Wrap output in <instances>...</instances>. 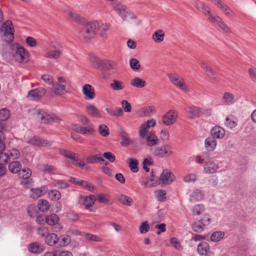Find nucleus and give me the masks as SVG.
Instances as JSON below:
<instances>
[{
	"label": "nucleus",
	"mask_w": 256,
	"mask_h": 256,
	"mask_svg": "<svg viewBox=\"0 0 256 256\" xmlns=\"http://www.w3.org/2000/svg\"><path fill=\"white\" fill-rule=\"evenodd\" d=\"M175 176L174 174L170 172L168 170H163L159 178H158L154 174V172H152V175L148 180L152 182L150 184V186H154L160 184L162 182L164 184H171L174 180Z\"/></svg>",
	"instance_id": "1"
},
{
	"label": "nucleus",
	"mask_w": 256,
	"mask_h": 256,
	"mask_svg": "<svg viewBox=\"0 0 256 256\" xmlns=\"http://www.w3.org/2000/svg\"><path fill=\"white\" fill-rule=\"evenodd\" d=\"M80 35L86 40L94 38L98 28L97 22H82Z\"/></svg>",
	"instance_id": "2"
},
{
	"label": "nucleus",
	"mask_w": 256,
	"mask_h": 256,
	"mask_svg": "<svg viewBox=\"0 0 256 256\" xmlns=\"http://www.w3.org/2000/svg\"><path fill=\"white\" fill-rule=\"evenodd\" d=\"M0 31L2 32V39L7 42H11L14 39V28L11 20L4 22L0 28Z\"/></svg>",
	"instance_id": "3"
},
{
	"label": "nucleus",
	"mask_w": 256,
	"mask_h": 256,
	"mask_svg": "<svg viewBox=\"0 0 256 256\" xmlns=\"http://www.w3.org/2000/svg\"><path fill=\"white\" fill-rule=\"evenodd\" d=\"M66 79L63 77L57 78L56 80H54L51 85L52 92L56 95H62L66 92Z\"/></svg>",
	"instance_id": "4"
},
{
	"label": "nucleus",
	"mask_w": 256,
	"mask_h": 256,
	"mask_svg": "<svg viewBox=\"0 0 256 256\" xmlns=\"http://www.w3.org/2000/svg\"><path fill=\"white\" fill-rule=\"evenodd\" d=\"M37 117L41 122L50 124L54 122H59L60 118L56 115L52 114H48L43 110H37Z\"/></svg>",
	"instance_id": "5"
},
{
	"label": "nucleus",
	"mask_w": 256,
	"mask_h": 256,
	"mask_svg": "<svg viewBox=\"0 0 256 256\" xmlns=\"http://www.w3.org/2000/svg\"><path fill=\"white\" fill-rule=\"evenodd\" d=\"M168 76L172 83L182 91L184 92L190 91L189 88L184 82V79L182 77L175 74H170Z\"/></svg>",
	"instance_id": "6"
},
{
	"label": "nucleus",
	"mask_w": 256,
	"mask_h": 256,
	"mask_svg": "<svg viewBox=\"0 0 256 256\" xmlns=\"http://www.w3.org/2000/svg\"><path fill=\"white\" fill-rule=\"evenodd\" d=\"M14 46L16 48L14 56L16 60L21 62H28L29 60L28 54L26 52L25 49L18 44H16Z\"/></svg>",
	"instance_id": "7"
},
{
	"label": "nucleus",
	"mask_w": 256,
	"mask_h": 256,
	"mask_svg": "<svg viewBox=\"0 0 256 256\" xmlns=\"http://www.w3.org/2000/svg\"><path fill=\"white\" fill-rule=\"evenodd\" d=\"M116 13L125 20L130 19H135L136 16L128 12L127 8L124 6L118 5L115 8Z\"/></svg>",
	"instance_id": "8"
},
{
	"label": "nucleus",
	"mask_w": 256,
	"mask_h": 256,
	"mask_svg": "<svg viewBox=\"0 0 256 256\" xmlns=\"http://www.w3.org/2000/svg\"><path fill=\"white\" fill-rule=\"evenodd\" d=\"M154 156L158 158H164L166 156H169L172 152L169 145L166 144L160 147L156 148L153 152Z\"/></svg>",
	"instance_id": "9"
},
{
	"label": "nucleus",
	"mask_w": 256,
	"mask_h": 256,
	"mask_svg": "<svg viewBox=\"0 0 256 256\" xmlns=\"http://www.w3.org/2000/svg\"><path fill=\"white\" fill-rule=\"evenodd\" d=\"M52 48L54 50L48 52L46 54V57L52 59H56L60 56L63 50L62 46L60 44L56 42L53 44Z\"/></svg>",
	"instance_id": "10"
},
{
	"label": "nucleus",
	"mask_w": 256,
	"mask_h": 256,
	"mask_svg": "<svg viewBox=\"0 0 256 256\" xmlns=\"http://www.w3.org/2000/svg\"><path fill=\"white\" fill-rule=\"evenodd\" d=\"M176 112L174 110H170L162 116V122L166 126L171 125L176 121Z\"/></svg>",
	"instance_id": "11"
},
{
	"label": "nucleus",
	"mask_w": 256,
	"mask_h": 256,
	"mask_svg": "<svg viewBox=\"0 0 256 256\" xmlns=\"http://www.w3.org/2000/svg\"><path fill=\"white\" fill-rule=\"evenodd\" d=\"M27 142L36 146H50L51 142L39 137H32L27 140Z\"/></svg>",
	"instance_id": "12"
},
{
	"label": "nucleus",
	"mask_w": 256,
	"mask_h": 256,
	"mask_svg": "<svg viewBox=\"0 0 256 256\" xmlns=\"http://www.w3.org/2000/svg\"><path fill=\"white\" fill-rule=\"evenodd\" d=\"M96 200L94 195H90L88 196L80 197V202L84 205L86 210L92 212L91 208L94 204V202Z\"/></svg>",
	"instance_id": "13"
},
{
	"label": "nucleus",
	"mask_w": 256,
	"mask_h": 256,
	"mask_svg": "<svg viewBox=\"0 0 256 256\" xmlns=\"http://www.w3.org/2000/svg\"><path fill=\"white\" fill-rule=\"evenodd\" d=\"M46 92L43 88H38L28 92V95L34 100H38L44 96Z\"/></svg>",
	"instance_id": "14"
},
{
	"label": "nucleus",
	"mask_w": 256,
	"mask_h": 256,
	"mask_svg": "<svg viewBox=\"0 0 256 256\" xmlns=\"http://www.w3.org/2000/svg\"><path fill=\"white\" fill-rule=\"evenodd\" d=\"M218 164L214 161L208 160L204 165V172L206 174H214L218 169Z\"/></svg>",
	"instance_id": "15"
},
{
	"label": "nucleus",
	"mask_w": 256,
	"mask_h": 256,
	"mask_svg": "<svg viewBox=\"0 0 256 256\" xmlns=\"http://www.w3.org/2000/svg\"><path fill=\"white\" fill-rule=\"evenodd\" d=\"M209 20L212 22L216 23L225 32L228 33L230 32V28L228 27L226 24L218 16H210V18H209Z\"/></svg>",
	"instance_id": "16"
},
{
	"label": "nucleus",
	"mask_w": 256,
	"mask_h": 256,
	"mask_svg": "<svg viewBox=\"0 0 256 256\" xmlns=\"http://www.w3.org/2000/svg\"><path fill=\"white\" fill-rule=\"evenodd\" d=\"M82 91L86 100H92L94 98V90L91 85L86 84L83 86Z\"/></svg>",
	"instance_id": "17"
},
{
	"label": "nucleus",
	"mask_w": 256,
	"mask_h": 256,
	"mask_svg": "<svg viewBox=\"0 0 256 256\" xmlns=\"http://www.w3.org/2000/svg\"><path fill=\"white\" fill-rule=\"evenodd\" d=\"M28 250L30 252L38 254L42 253L44 250V245L38 242H32L28 246Z\"/></svg>",
	"instance_id": "18"
},
{
	"label": "nucleus",
	"mask_w": 256,
	"mask_h": 256,
	"mask_svg": "<svg viewBox=\"0 0 256 256\" xmlns=\"http://www.w3.org/2000/svg\"><path fill=\"white\" fill-rule=\"evenodd\" d=\"M211 137L216 138H222L225 136V130L220 126H216L212 128L210 131Z\"/></svg>",
	"instance_id": "19"
},
{
	"label": "nucleus",
	"mask_w": 256,
	"mask_h": 256,
	"mask_svg": "<svg viewBox=\"0 0 256 256\" xmlns=\"http://www.w3.org/2000/svg\"><path fill=\"white\" fill-rule=\"evenodd\" d=\"M204 145L208 152H212L216 146L217 141L214 137L209 136L205 140Z\"/></svg>",
	"instance_id": "20"
},
{
	"label": "nucleus",
	"mask_w": 256,
	"mask_h": 256,
	"mask_svg": "<svg viewBox=\"0 0 256 256\" xmlns=\"http://www.w3.org/2000/svg\"><path fill=\"white\" fill-rule=\"evenodd\" d=\"M201 67L206 73V75L211 79L217 80L218 76L215 72L210 68V67L206 64L204 62H201Z\"/></svg>",
	"instance_id": "21"
},
{
	"label": "nucleus",
	"mask_w": 256,
	"mask_h": 256,
	"mask_svg": "<svg viewBox=\"0 0 256 256\" xmlns=\"http://www.w3.org/2000/svg\"><path fill=\"white\" fill-rule=\"evenodd\" d=\"M188 108V112L191 114V116H190V118L191 119L199 117L202 115V114H204V112L202 111V109L196 106H190Z\"/></svg>",
	"instance_id": "22"
},
{
	"label": "nucleus",
	"mask_w": 256,
	"mask_h": 256,
	"mask_svg": "<svg viewBox=\"0 0 256 256\" xmlns=\"http://www.w3.org/2000/svg\"><path fill=\"white\" fill-rule=\"evenodd\" d=\"M146 144L150 146H152L160 144V140L152 132L148 133L146 138Z\"/></svg>",
	"instance_id": "23"
},
{
	"label": "nucleus",
	"mask_w": 256,
	"mask_h": 256,
	"mask_svg": "<svg viewBox=\"0 0 256 256\" xmlns=\"http://www.w3.org/2000/svg\"><path fill=\"white\" fill-rule=\"evenodd\" d=\"M22 168V166L18 161H13L8 164V170L12 174H18L20 172Z\"/></svg>",
	"instance_id": "24"
},
{
	"label": "nucleus",
	"mask_w": 256,
	"mask_h": 256,
	"mask_svg": "<svg viewBox=\"0 0 256 256\" xmlns=\"http://www.w3.org/2000/svg\"><path fill=\"white\" fill-rule=\"evenodd\" d=\"M58 241V238L56 234H48L45 238V242L49 246H53Z\"/></svg>",
	"instance_id": "25"
},
{
	"label": "nucleus",
	"mask_w": 256,
	"mask_h": 256,
	"mask_svg": "<svg viewBox=\"0 0 256 256\" xmlns=\"http://www.w3.org/2000/svg\"><path fill=\"white\" fill-rule=\"evenodd\" d=\"M120 136L122 138V141L120 142V144L122 146H127L130 144V140L128 134L122 128H120Z\"/></svg>",
	"instance_id": "26"
},
{
	"label": "nucleus",
	"mask_w": 256,
	"mask_h": 256,
	"mask_svg": "<svg viewBox=\"0 0 256 256\" xmlns=\"http://www.w3.org/2000/svg\"><path fill=\"white\" fill-rule=\"evenodd\" d=\"M97 66V68L102 70H110L113 68V65L111 62L106 60H100Z\"/></svg>",
	"instance_id": "27"
},
{
	"label": "nucleus",
	"mask_w": 256,
	"mask_h": 256,
	"mask_svg": "<svg viewBox=\"0 0 256 256\" xmlns=\"http://www.w3.org/2000/svg\"><path fill=\"white\" fill-rule=\"evenodd\" d=\"M86 112L92 117L100 118L101 114L98 109L94 105L90 104L86 108Z\"/></svg>",
	"instance_id": "28"
},
{
	"label": "nucleus",
	"mask_w": 256,
	"mask_h": 256,
	"mask_svg": "<svg viewBox=\"0 0 256 256\" xmlns=\"http://www.w3.org/2000/svg\"><path fill=\"white\" fill-rule=\"evenodd\" d=\"M225 124L228 128H233L238 124V120L232 115H229L226 118Z\"/></svg>",
	"instance_id": "29"
},
{
	"label": "nucleus",
	"mask_w": 256,
	"mask_h": 256,
	"mask_svg": "<svg viewBox=\"0 0 256 256\" xmlns=\"http://www.w3.org/2000/svg\"><path fill=\"white\" fill-rule=\"evenodd\" d=\"M130 84L135 88H144L146 83L143 79L138 77H135L131 80Z\"/></svg>",
	"instance_id": "30"
},
{
	"label": "nucleus",
	"mask_w": 256,
	"mask_h": 256,
	"mask_svg": "<svg viewBox=\"0 0 256 256\" xmlns=\"http://www.w3.org/2000/svg\"><path fill=\"white\" fill-rule=\"evenodd\" d=\"M86 162L88 164H93L100 162H104V160L101 154H96L88 156L86 158Z\"/></svg>",
	"instance_id": "31"
},
{
	"label": "nucleus",
	"mask_w": 256,
	"mask_h": 256,
	"mask_svg": "<svg viewBox=\"0 0 256 256\" xmlns=\"http://www.w3.org/2000/svg\"><path fill=\"white\" fill-rule=\"evenodd\" d=\"M210 248L209 245L206 242L200 243L197 246L198 252L201 256L205 255L207 254Z\"/></svg>",
	"instance_id": "32"
},
{
	"label": "nucleus",
	"mask_w": 256,
	"mask_h": 256,
	"mask_svg": "<svg viewBox=\"0 0 256 256\" xmlns=\"http://www.w3.org/2000/svg\"><path fill=\"white\" fill-rule=\"evenodd\" d=\"M60 218L56 214L46 216V223L50 226H56L58 224Z\"/></svg>",
	"instance_id": "33"
},
{
	"label": "nucleus",
	"mask_w": 256,
	"mask_h": 256,
	"mask_svg": "<svg viewBox=\"0 0 256 256\" xmlns=\"http://www.w3.org/2000/svg\"><path fill=\"white\" fill-rule=\"evenodd\" d=\"M106 110L110 116L116 117L120 116L124 114L123 110L120 107H117L114 110L107 108Z\"/></svg>",
	"instance_id": "34"
},
{
	"label": "nucleus",
	"mask_w": 256,
	"mask_h": 256,
	"mask_svg": "<svg viewBox=\"0 0 256 256\" xmlns=\"http://www.w3.org/2000/svg\"><path fill=\"white\" fill-rule=\"evenodd\" d=\"M128 160L129 162L128 166L131 171L134 173L137 172L138 171V160L132 158H129Z\"/></svg>",
	"instance_id": "35"
},
{
	"label": "nucleus",
	"mask_w": 256,
	"mask_h": 256,
	"mask_svg": "<svg viewBox=\"0 0 256 256\" xmlns=\"http://www.w3.org/2000/svg\"><path fill=\"white\" fill-rule=\"evenodd\" d=\"M60 153L64 157L68 158L73 161H78V158L76 157V154L64 149H61Z\"/></svg>",
	"instance_id": "36"
},
{
	"label": "nucleus",
	"mask_w": 256,
	"mask_h": 256,
	"mask_svg": "<svg viewBox=\"0 0 256 256\" xmlns=\"http://www.w3.org/2000/svg\"><path fill=\"white\" fill-rule=\"evenodd\" d=\"M38 206L40 211L45 212L48 210L50 204L47 200L42 199L38 200Z\"/></svg>",
	"instance_id": "37"
},
{
	"label": "nucleus",
	"mask_w": 256,
	"mask_h": 256,
	"mask_svg": "<svg viewBox=\"0 0 256 256\" xmlns=\"http://www.w3.org/2000/svg\"><path fill=\"white\" fill-rule=\"evenodd\" d=\"M224 236V232L222 231H217L213 232L210 239L213 242H217L221 240Z\"/></svg>",
	"instance_id": "38"
},
{
	"label": "nucleus",
	"mask_w": 256,
	"mask_h": 256,
	"mask_svg": "<svg viewBox=\"0 0 256 256\" xmlns=\"http://www.w3.org/2000/svg\"><path fill=\"white\" fill-rule=\"evenodd\" d=\"M209 158V154L208 152H203L200 155L196 156L195 158L196 162L202 164H206V162L208 160H206V158Z\"/></svg>",
	"instance_id": "39"
},
{
	"label": "nucleus",
	"mask_w": 256,
	"mask_h": 256,
	"mask_svg": "<svg viewBox=\"0 0 256 256\" xmlns=\"http://www.w3.org/2000/svg\"><path fill=\"white\" fill-rule=\"evenodd\" d=\"M234 102V95L230 92H225L223 96V102L226 104H230Z\"/></svg>",
	"instance_id": "40"
},
{
	"label": "nucleus",
	"mask_w": 256,
	"mask_h": 256,
	"mask_svg": "<svg viewBox=\"0 0 256 256\" xmlns=\"http://www.w3.org/2000/svg\"><path fill=\"white\" fill-rule=\"evenodd\" d=\"M40 170L44 174H52V172L55 170V168L52 165L44 164L40 166Z\"/></svg>",
	"instance_id": "41"
},
{
	"label": "nucleus",
	"mask_w": 256,
	"mask_h": 256,
	"mask_svg": "<svg viewBox=\"0 0 256 256\" xmlns=\"http://www.w3.org/2000/svg\"><path fill=\"white\" fill-rule=\"evenodd\" d=\"M204 210V206L202 204H198L194 206L192 212L194 215L199 216Z\"/></svg>",
	"instance_id": "42"
},
{
	"label": "nucleus",
	"mask_w": 256,
	"mask_h": 256,
	"mask_svg": "<svg viewBox=\"0 0 256 256\" xmlns=\"http://www.w3.org/2000/svg\"><path fill=\"white\" fill-rule=\"evenodd\" d=\"M164 32L162 30L156 31L152 34V38L156 42H161L164 40Z\"/></svg>",
	"instance_id": "43"
},
{
	"label": "nucleus",
	"mask_w": 256,
	"mask_h": 256,
	"mask_svg": "<svg viewBox=\"0 0 256 256\" xmlns=\"http://www.w3.org/2000/svg\"><path fill=\"white\" fill-rule=\"evenodd\" d=\"M95 132L94 129L92 125L87 126H81L80 134H92Z\"/></svg>",
	"instance_id": "44"
},
{
	"label": "nucleus",
	"mask_w": 256,
	"mask_h": 256,
	"mask_svg": "<svg viewBox=\"0 0 256 256\" xmlns=\"http://www.w3.org/2000/svg\"><path fill=\"white\" fill-rule=\"evenodd\" d=\"M111 88L114 90H122L124 88L122 83L118 80H114L110 84Z\"/></svg>",
	"instance_id": "45"
},
{
	"label": "nucleus",
	"mask_w": 256,
	"mask_h": 256,
	"mask_svg": "<svg viewBox=\"0 0 256 256\" xmlns=\"http://www.w3.org/2000/svg\"><path fill=\"white\" fill-rule=\"evenodd\" d=\"M118 200L124 205L130 206L132 205V199L124 194H120L118 197Z\"/></svg>",
	"instance_id": "46"
},
{
	"label": "nucleus",
	"mask_w": 256,
	"mask_h": 256,
	"mask_svg": "<svg viewBox=\"0 0 256 256\" xmlns=\"http://www.w3.org/2000/svg\"><path fill=\"white\" fill-rule=\"evenodd\" d=\"M204 226L200 221H197L192 224V229L196 232H202L204 230Z\"/></svg>",
	"instance_id": "47"
},
{
	"label": "nucleus",
	"mask_w": 256,
	"mask_h": 256,
	"mask_svg": "<svg viewBox=\"0 0 256 256\" xmlns=\"http://www.w3.org/2000/svg\"><path fill=\"white\" fill-rule=\"evenodd\" d=\"M98 130L100 134L103 136H106L110 134L109 128L106 124H100Z\"/></svg>",
	"instance_id": "48"
},
{
	"label": "nucleus",
	"mask_w": 256,
	"mask_h": 256,
	"mask_svg": "<svg viewBox=\"0 0 256 256\" xmlns=\"http://www.w3.org/2000/svg\"><path fill=\"white\" fill-rule=\"evenodd\" d=\"M52 184L58 188L64 189L68 186V184L62 180H54Z\"/></svg>",
	"instance_id": "49"
},
{
	"label": "nucleus",
	"mask_w": 256,
	"mask_h": 256,
	"mask_svg": "<svg viewBox=\"0 0 256 256\" xmlns=\"http://www.w3.org/2000/svg\"><path fill=\"white\" fill-rule=\"evenodd\" d=\"M10 117V112L7 108H2L0 110V120H6Z\"/></svg>",
	"instance_id": "50"
},
{
	"label": "nucleus",
	"mask_w": 256,
	"mask_h": 256,
	"mask_svg": "<svg viewBox=\"0 0 256 256\" xmlns=\"http://www.w3.org/2000/svg\"><path fill=\"white\" fill-rule=\"evenodd\" d=\"M10 161V156L8 152H3L0 153V162H3L2 164H8Z\"/></svg>",
	"instance_id": "51"
},
{
	"label": "nucleus",
	"mask_w": 256,
	"mask_h": 256,
	"mask_svg": "<svg viewBox=\"0 0 256 256\" xmlns=\"http://www.w3.org/2000/svg\"><path fill=\"white\" fill-rule=\"evenodd\" d=\"M170 242L171 244L176 250L180 251L182 250V248L181 246L180 242L176 238H172L170 240Z\"/></svg>",
	"instance_id": "52"
},
{
	"label": "nucleus",
	"mask_w": 256,
	"mask_h": 256,
	"mask_svg": "<svg viewBox=\"0 0 256 256\" xmlns=\"http://www.w3.org/2000/svg\"><path fill=\"white\" fill-rule=\"evenodd\" d=\"M8 153L10 156V160H16L20 156V152L19 150L16 148H12L10 150Z\"/></svg>",
	"instance_id": "53"
},
{
	"label": "nucleus",
	"mask_w": 256,
	"mask_h": 256,
	"mask_svg": "<svg viewBox=\"0 0 256 256\" xmlns=\"http://www.w3.org/2000/svg\"><path fill=\"white\" fill-rule=\"evenodd\" d=\"M198 8H200L202 12L205 16H208V18H210V16H212L210 13V10L208 9V8L206 6L204 3L200 2L198 6Z\"/></svg>",
	"instance_id": "54"
},
{
	"label": "nucleus",
	"mask_w": 256,
	"mask_h": 256,
	"mask_svg": "<svg viewBox=\"0 0 256 256\" xmlns=\"http://www.w3.org/2000/svg\"><path fill=\"white\" fill-rule=\"evenodd\" d=\"M36 232L39 236L46 238V235L48 234L49 230L47 228L42 226L37 229Z\"/></svg>",
	"instance_id": "55"
},
{
	"label": "nucleus",
	"mask_w": 256,
	"mask_h": 256,
	"mask_svg": "<svg viewBox=\"0 0 256 256\" xmlns=\"http://www.w3.org/2000/svg\"><path fill=\"white\" fill-rule=\"evenodd\" d=\"M130 68L133 70H138L140 68V64L138 60L136 58H132L130 62Z\"/></svg>",
	"instance_id": "56"
},
{
	"label": "nucleus",
	"mask_w": 256,
	"mask_h": 256,
	"mask_svg": "<svg viewBox=\"0 0 256 256\" xmlns=\"http://www.w3.org/2000/svg\"><path fill=\"white\" fill-rule=\"evenodd\" d=\"M197 179V176L194 174H188L184 176L183 180L186 182H194Z\"/></svg>",
	"instance_id": "57"
},
{
	"label": "nucleus",
	"mask_w": 256,
	"mask_h": 256,
	"mask_svg": "<svg viewBox=\"0 0 256 256\" xmlns=\"http://www.w3.org/2000/svg\"><path fill=\"white\" fill-rule=\"evenodd\" d=\"M204 196V193H192V194L190 196V201L192 202L200 201L202 200Z\"/></svg>",
	"instance_id": "58"
},
{
	"label": "nucleus",
	"mask_w": 256,
	"mask_h": 256,
	"mask_svg": "<svg viewBox=\"0 0 256 256\" xmlns=\"http://www.w3.org/2000/svg\"><path fill=\"white\" fill-rule=\"evenodd\" d=\"M68 16L72 18V20L80 24H83L82 22H85L84 20L82 19L80 15L73 14L71 12H68Z\"/></svg>",
	"instance_id": "59"
},
{
	"label": "nucleus",
	"mask_w": 256,
	"mask_h": 256,
	"mask_svg": "<svg viewBox=\"0 0 256 256\" xmlns=\"http://www.w3.org/2000/svg\"><path fill=\"white\" fill-rule=\"evenodd\" d=\"M80 186L90 192L93 191L94 188V185L91 183L83 180H82Z\"/></svg>",
	"instance_id": "60"
},
{
	"label": "nucleus",
	"mask_w": 256,
	"mask_h": 256,
	"mask_svg": "<svg viewBox=\"0 0 256 256\" xmlns=\"http://www.w3.org/2000/svg\"><path fill=\"white\" fill-rule=\"evenodd\" d=\"M148 129V128L144 122L140 125V127L139 134L141 138H144L146 136Z\"/></svg>",
	"instance_id": "61"
},
{
	"label": "nucleus",
	"mask_w": 256,
	"mask_h": 256,
	"mask_svg": "<svg viewBox=\"0 0 256 256\" xmlns=\"http://www.w3.org/2000/svg\"><path fill=\"white\" fill-rule=\"evenodd\" d=\"M70 242V237L64 234L61 236V240L60 242V245L62 246H66Z\"/></svg>",
	"instance_id": "62"
},
{
	"label": "nucleus",
	"mask_w": 256,
	"mask_h": 256,
	"mask_svg": "<svg viewBox=\"0 0 256 256\" xmlns=\"http://www.w3.org/2000/svg\"><path fill=\"white\" fill-rule=\"evenodd\" d=\"M150 226L147 221L142 222L139 227V230L142 234H145L148 231Z\"/></svg>",
	"instance_id": "63"
},
{
	"label": "nucleus",
	"mask_w": 256,
	"mask_h": 256,
	"mask_svg": "<svg viewBox=\"0 0 256 256\" xmlns=\"http://www.w3.org/2000/svg\"><path fill=\"white\" fill-rule=\"evenodd\" d=\"M121 104L125 112H130L132 110L131 104L126 100H122Z\"/></svg>",
	"instance_id": "64"
}]
</instances>
